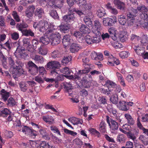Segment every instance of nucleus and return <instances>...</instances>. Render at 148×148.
Returning <instances> with one entry per match:
<instances>
[{
    "instance_id": "f257e3e1",
    "label": "nucleus",
    "mask_w": 148,
    "mask_h": 148,
    "mask_svg": "<svg viewBox=\"0 0 148 148\" xmlns=\"http://www.w3.org/2000/svg\"><path fill=\"white\" fill-rule=\"evenodd\" d=\"M91 68L90 67H85L82 70H79L76 75L75 78L77 79H81V81H90L92 78L90 74H88Z\"/></svg>"
},
{
    "instance_id": "f03ea898",
    "label": "nucleus",
    "mask_w": 148,
    "mask_h": 148,
    "mask_svg": "<svg viewBox=\"0 0 148 148\" xmlns=\"http://www.w3.org/2000/svg\"><path fill=\"white\" fill-rule=\"evenodd\" d=\"M110 36L115 42L112 43V46L116 49H119L120 46V35L116 33V31L113 27L108 29Z\"/></svg>"
},
{
    "instance_id": "7ed1b4c3",
    "label": "nucleus",
    "mask_w": 148,
    "mask_h": 148,
    "mask_svg": "<svg viewBox=\"0 0 148 148\" xmlns=\"http://www.w3.org/2000/svg\"><path fill=\"white\" fill-rule=\"evenodd\" d=\"M60 66L59 62L57 61H52L48 62L47 64V68L48 70L50 69V75H54L57 73V70Z\"/></svg>"
},
{
    "instance_id": "20e7f679",
    "label": "nucleus",
    "mask_w": 148,
    "mask_h": 148,
    "mask_svg": "<svg viewBox=\"0 0 148 148\" xmlns=\"http://www.w3.org/2000/svg\"><path fill=\"white\" fill-rule=\"evenodd\" d=\"M106 121L110 127L112 132L114 133L118 130L119 125L117 122L110 118L108 116H106Z\"/></svg>"
},
{
    "instance_id": "39448f33",
    "label": "nucleus",
    "mask_w": 148,
    "mask_h": 148,
    "mask_svg": "<svg viewBox=\"0 0 148 148\" xmlns=\"http://www.w3.org/2000/svg\"><path fill=\"white\" fill-rule=\"evenodd\" d=\"M61 36L58 32L52 34L50 36V39L51 41V44L52 45H57L60 41Z\"/></svg>"
},
{
    "instance_id": "423d86ee",
    "label": "nucleus",
    "mask_w": 148,
    "mask_h": 148,
    "mask_svg": "<svg viewBox=\"0 0 148 148\" xmlns=\"http://www.w3.org/2000/svg\"><path fill=\"white\" fill-rule=\"evenodd\" d=\"M35 9L34 6L32 5L29 6L25 11V16L29 18H32L33 16Z\"/></svg>"
},
{
    "instance_id": "0eeeda50",
    "label": "nucleus",
    "mask_w": 148,
    "mask_h": 148,
    "mask_svg": "<svg viewBox=\"0 0 148 148\" xmlns=\"http://www.w3.org/2000/svg\"><path fill=\"white\" fill-rule=\"evenodd\" d=\"M68 13V14L65 15L63 17V20L68 23L73 21L75 17V14L73 12L71 13L69 11Z\"/></svg>"
},
{
    "instance_id": "6e6552de",
    "label": "nucleus",
    "mask_w": 148,
    "mask_h": 148,
    "mask_svg": "<svg viewBox=\"0 0 148 148\" xmlns=\"http://www.w3.org/2000/svg\"><path fill=\"white\" fill-rule=\"evenodd\" d=\"M39 131L42 138L46 140H49L50 137L49 133L46 132V128L42 127V128L39 130Z\"/></svg>"
},
{
    "instance_id": "1a4fd4ad",
    "label": "nucleus",
    "mask_w": 148,
    "mask_h": 148,
    "mask_svg": "<svg viewBox=\"0 0 148 148\" xmlns=\"http://www.w3.org/2000/svg\"><path fill=\"white\" fill-rule=\"evenodd\" d=\"M58 26L61 32L66 33L69 31L70 25L67 23H62L60 25Z\"/></svg>"
},
{
    "instance_id": "9d476101",
    "label": "nucleus",
    "mask_w": 148,
    "mask_h": 148,
    "mask_svg": "<svg viewBox=\"0 0 148 148\" xmlns=\"http://www.w3.org/2000/svg\"><path fill=\"white\" fill-rule=\"evenodd\" d=\"M32 58L35 62L40 64L43 63L44 61V58L41 56L34 55L31 56Z\"/></svg>"
},
{
    "instance_id": "9b49d317",
    "label": "nucleus",
    "mask_w": 148,
    "mask_h": 148,
    "mask_svg": "<svg viewBox=\"0 0 148 148\" xmlns=\"http://www.w3.org/2000/svg\"><path fill=\"white\" fill-rule=\"evenodd\" d=\"M43 120L47 123L49 124H51L55 122L53 118L51 116L46 115L42 117Z\"/></svg>"
},
{
    "instance_id": "f8f14e48",
    "label": "nucleus",
    "mask_w": 148,
    "mask_h": 148,
    "mask_svg": "<svg viewBox=\"0 0 148 148\" xmlns=\"http://www.w3.org/2000/svg\"><path fill=\"white\" fill-rule=\"evenodd\" d=\"M28 26L27 24L25 23L24 21H22L21 23H17L16 26V28L22 32L24 30L23 29L27 28Z\"/></svg>"
},
{
    "instance_id": "ddd939ff",
    "label": "nucleus",
    "mask_w": 148,
    "mask_h": 148,
    "mask_svg": "<svg viewBox=\"0 0 148 148\" xmlns=\"http://www.w3.org/2000/svg\"><path fill=\"white\" fill-rule=\"evenodd\" d=\"M11 113L10 111L7 108H3L0 110V116L3 117H6Z\"/></svg>"
},
{
    "instance_id": "4468645a",
    "label": "nucleus",
    "mask_w": 148,
    "mask_h": 148,
    "mask_svg": "<svg viewBox=\"0 0 148 148\" xmlns=\"http://www.w3.org/2000/svg\"><path fill=\"white\" fill-rule=\"evenodd\" d=\"M106 124L104 121H101L100 123L99 126V130L100 132L102 133H107Z\"/></svg>"
},
{
    "instance_id": "2eb2a0df",
    "label": "nucleus",
    "mask_w": 148,
    "mask_h": 148,
    "mask_svg": "<svg viewBox=\"0 0 148 148\" xmlns=\"http://www.w3.org/2000/svg\"><path fill=\"white\" fill-rule=\"evenodd\" d=\"M1 95L2 99L5 102H6L10 96V93L5 89H2L1 91Z\"/></svg>"
},
{
    "instance_id": "dca6fc26",
    "label": "nucleus",
    "mask_w": 148,
    "mask_h": 148,
    "mask_svg": "<svg viewBox=\"0 0 148 148\" xmlns=\"http://www.w3.org/2000/svg\"><path fill=\"white\" fill-rule=\"evenodd\" d=\"M63 86L65 89L69 94V96H71V94L72 93L71 89L72 86L70 83L64 82V83Z\"/></svg>"
},
{
    "instance_id": "f3484780",
    "label": "nucleus",
    "mask_w": 148,
    "mask_h": 148,
    "mask_svg": "<svg viewBox=\"0 0 148 148\" xmlns=\"http://www.w3.org/2000/svg\"><path fill=\"white\" fill-rule=\"evenodd\" d=\"M10 42L8 40L4 44L0 43V47L4 49H8L10 50L12 48V44L10 43Z\"/></svg>"
},
{
    "instance_id": "a211bd4d",
    "label": "nucleus",
    "mask_w": 148,
    "mask_h": 148,
    "mask_svg": "<svg viewBox=\"0 0 148 148\" xmlns=\"http://www.w3.org/2000/svg\"><path fill=\"white\" fill-rule=\"evenodd\" d=\"M30 39L29 38H24L23 40V42L24 46L26 48V49L29 51L30 48L32 47L30 44Z\"/></svg>"
},
{
    "instance_id": "6ab92c4d",
    "label": "nucleus",
    "mask_w": 148,
    "mask_h": 148,
    "mask_svg": "<svg viewBox=\"0 0 148 148\" xmlns=\"http://www.w3.org/2000/svg\"><path fill=\"white\" fill-rule=\"evenodd\" d=\"M80 49L79 45L76 43H73L71 45L70 50L72 53H75L77 52Z\"/></svg>"
},
{
    "instance_id": "aec40b11",
    "label": "nucleus",
    "mask_w": 148,
    "mask_h": 148,
    "mask_svg": "<svg viewBox=\"0 0 148 148\" xmlns=\"http://www.w3.org/2000/svg\"><path fill=\"white\" fill-rule=\"evenodd\" d=\"M79 30L82 33L87 34L89 33L90 32V29L87 26L85 25H82L80 27Z\"/></svg>"
},
{
    "instance_id": "412c9836",
    "label": "nucleus",
    "mask_w": 148,
    "mask_h": 148,
    "mask_svg": "<svg viewBox=\"0 0 148 148\" xmlns=\"http://www.w3.org/2000/svg\"><path fill=\"white\" fill-rule=\"evenodd\" d=\"M121 132H122L124 134H126L128 138L134 141L135 140L136 138V137L134 135L132 132L129 131L127 132L125 131L122 129H121Z\"/></svg>"
},
{
    "instance_id": "4be33fe9",
    "label": "nucleus",
    "mask_w": 148,
    "mask_h": 148,
    "mask_svg": "<svg viewBox=\"0 0 148 148\" xmlns=\"http://www.w3.org/2000/svg\"><path fill=\"white\" fill-rule=\"evenodd\" d=\"M59 70L57 71L56 74H55V75H52L53 77H56L55 78V80H56V82L62 81L64 80V77H65L66 75H64L63 74H59Z\"/></svg>"
},
{
    "instance_id": "5701e85b",
    "label": "nucleus",
    "mask_w": 148,
    "mask_h": 148,
    "mask_svg": "<svg viewBox=\"0 0 148 148\" xmlns=\"http://www.w3.org/2000/svg\"><path fill=\"white\" fill-rule=\"evenodd\" d=\"M45 23L44 21L41 20L38 23V29L42 32L46 31V28L45 27Z\"/></svg>"
},
{
    "instance_id": "b1692460",
    "label": "nucleus",
    "mask_w": 148,
    "mask_h": 148,
    "mask_svg": "<svg viewBox=\"0 0 148 148\" xmlns=\"http://www.w3.org/2000/svg\"><path fill=\"white\" fill-rule=\"evenodd\" d=\"M71 37L69 35H66L64 36L62 39V42L65 46L67 45L70 43Z\"/></svg>"
},
{
    "instance_id": "393cba45",
    "label": "nucleus",
    "mask_w": 148,
    "mask_h": 148,
    "mask_svg": "<svg viewBox=\"0 0 148 148\" xmlns=\"http://www.w3.org/2000/svg\"><path fill=\"white\" fill-rule=\"evenodd\" d=\"M114 22H116V21H114L113 19L108 18H103V23L108 26H111L112 23H114Z\"/></svg>"
},
{
    "instance_id": "a878e982",
    "label": "nucleus",
    "mask_w": 148,
    "mask_h": 148,
    "mask_svg": "<svg viewBox=\"0 0 148 148\" xmlns=\"http://www.w3.org/2000/svg\"><path fill=\"white\" fill-rule=\"evenodd\" d=\"M44 11L42 8H37L35 12V15L36 16L38 17V18H41L44 13Z\"/></svg>"
},
{
    "instance_id": "bb28decb",
    "label": "nucleus",
    "mask_w": 148,
    "mask_h": 148,
    "mask_svg": "<svg viewBox=\"0 0 148 148\" xmlns=\"http://www.w3.org/2000/svg\"><path fill=\"white\" fill-rule=\"evenodd\" d=\"M7 105L10 107H15L16 105V102L14 99L12 97L9 98L7 100Z\"/></svg>"
},
{
    "instance_id": "cd10ccee",
    "label": "nucleus",
    "mask_w": 148,
    "mask_h": 148,
    "mask_svg": "<svg viewBox=\"0 0 148 148\" xmlns=\"http://www.w3.org/2000/svg\"><path fill=\"white\" fill-rule=\"evenodd\" d=\"M21 129L18 130L19 131H21L25 134H28L30 133V131H31V127H29L26 125L21 126Z\"/></svg>"
},
{
    "instance_id": "c85d7f7f",
    "label": "nucleus",
    "mask_w": 148,
    "mask_h": 148,
    "mask_svg": "<svg viewBox=\"0 0 148 148\" xmlns=\"http://www.w3.org/2000/svg\"><path fill=\"white\" fill-rule=\"evenodd\" d=\"M50 39L47 36L41 37L40 39V42L45 45H47L49 43Z\"/></svg>"
},
{
    "instance_id": "c756f323",
    "label": "nucleus",
    "mask_w": 148,
    "mask_h": 148,
    "mask_svg": "<svg viewBox=\"0 0 148 148\" xmlns=\"http://www.w3.org/2000/svg\"><path fill=\"white\" fill-rule=\"evenodd\" d=\"M36 143L33 141H31L30 143H22L21 145L24 146V148H32L34 147V145H35Z\"/></svg>"
},
{
    "instance_id": "7c9ffc66",
    "label": "nucleus",
    "mask_w": 148,
    "mask_h": 148,
    "mask_svg": "<svg viewBox=\"0 0 148 148\" xmlns=\"http://www.w3.org/2000/svg\"><path fill=\"white\" fill-rule=\"evenodd\" d=\"M94 25L95 29V32L96 34L97 33L99 34L100 32V30L101 29L100 22L98 21H94Z\"/></svg>"
},
{
    "instance_id": "2f4dec72",
    "label": "nucleus",
    "mask_w": 148,
    "mask_h": 148,
    "mask_svg": "<svg viewBox=\"0 0 148 148\" xmlns=\"http://www.w3.org/2000/svg\"><path fill=\"white\" fill-rule=\"evenodd\" d=\"M63 53L58 50H55L51 53V56L53 58H59L62 56Z\"/></svg>"
},
{
    "instance_id": "473e14b6",
    "label": "nucleus",
    "mask_w": 148,
    "mask_h": 148,
    "mask_svg": "<svg viewBox=\"0 0 148 148\" xmlns=\"http://www.w3.org/2000/svg\"><path fill=\"white\" fill-rule=\"evenodd\" d=\"M137 9L139 12L143 13H147L148 11V8L145 5H141L138 6L137 7Z\"/></svg>"
},
{
    "instance_id": "72a5a7b5",
    "label": "nucleus",
    "mask_w": 148,
    "mask_h": 148,
    "mask_svg": "<svg viewBox=\"0 0 148 148\" xmlns=\"http://www.w3.org/2000/svg\"><path fill=\"white\" fill-rule=\"evenodd\" d=\"M140 42L142 45L145 46L148 44V38L146 35L144 34L142 35Z\"/></svg>"
},
{
    "instance_id": "f704fd0d",
    "label": "nucleus",
    "mask_w": 148,
    "mask_h": 148,
    "mask_svg": "<svg viewBox=\"0 0 148 148\" xmlns=\"http://www.w3.org/2000/svg\"><path fill=\"white\" fill-rule=\"evenodd\" d=\"M97 14L99 17L102 18L106 15V13L104 10L102 8L97 10Z\"/></svg>"
},
{
    "instance_id": "c9c22d12",
    "label": "nucleus",
    "mask_w": 148,
    "mask_h": 148,
    "mask_svg": "<svg viewBox=\"0 0 148 148\" xmlns=\"http://www.w3.org/2000/svg\"><path fill=\"white\" fill-rule=\"evenodd\" d=\"M139 138L145 145H147L148 144V136L141 135Z\"/></svg>"
},
{
    "instance_id": "e433bc0d",
    "label": "nucleus",
    "mask_w": 148,
    "mask_h": 148,
    "mask_svg": "<svg viewBox=\"0 0 148 148\" xmlns=\"http://www.w3.org/2000/svg\"><path fill=\"white\" fill-rule=\"evenodd\" d=\"M84 21L89 27H90L92 26V22L90 18L87 16H85L84 18Z\"/></svg>"
},
{
    "instance_id": "4c0bfd02",
    "label": "nucleus",
    "mask_w": 148,
    "mask_h": 148,
    "mask_svg": "<svg viewBox=\"0 0 148 148\" xmlns=\"http://www.w3.org/2000/svg\"><path fill=\"white\" fill-rule=\"evenodd\" d=\"M71 120V121L72 122L74 125H77L79 124H82L83 122L80 119L75 117L69 119V121Z\"/></svg>"
},
{
    "instance_id": "58836bf2",
    "label": "nucleus",
    "mask_w": 148,
    "mask_h": 148,
    "mask_svg": "<svg viewBox=\"0 0 148 148\" xmlns=\"http://www.w3.org/2000/svg\"><path fill=\"white\" fill-rule=\"evenodd\" d=\"M126 119H127L128 123L130 125H133L134 121L131 116L129 114H126L125 115Z\"/></svg>"
},
{
    "instance_id": "ea45409f",
    "label": "nucleus",
    "mask_w": 148,
    "mask_h": 148,
    "mask_svg": "<svg viewBox=\"0 0 148 148\" xmlns=\"http://www.w3.org/2000/svg\"><path fill=\"white\" fill-rule=\"evenodd\" d=\"M8 60L10 65L14 68H15V66H18V65H19V62L18 63V61H17L16 64L18 65V66L16 65L14 60L12 57H8Z\"/></svg>"
},
{
    "instance_id": "a19ab883",
    "label": "nucleus",
    "mask_w": 148,
    "mask_h": 148,
    "mask_svg": "<svg viewBox=\"0 0 148 148\" xmlns=\"http://www.w3.org/2000/svg\"><path fill=\"white\" fill-rule=\"evenodd\" d=\"M19 87L21 90L23 92H25L28 88V85L23 82H20L19 83Z\"/></svg>"
},
{
    "instance_id": "79ce46f5",
    "label": "nucleus",
    "mask_w": 148,
    "mask_h": 148,
    "mask_svg": "<svg viewBox=\"0 0 148 148\" xmlns=\"http://www.w3.org/2000/svg\"><path fill=\"white\" fill-rule=\"evenodd\" d=\"M23 34L26 36H34V33L32 31L31 29H24L22 32Z\"/></svg>"
},
{
    "instance_id": "37998d69",
    "label": "nucleus",
    "mask_w": 148,
    "mask_h": 148,
    "mask_svg": "<svg viewBox=\"0 0 148 148\" xmlns=\"http://www.w3.org/2000/svg\"><path fill=\"white\" fill-rule=\"evenodd\" d=\"M69 12L71 13L75 12L78 14L80 16H82L84 14V13L82 12L81 11L75 8H70L69 9Z\"/></svg>"
},
{
    "instance_id": "c03bdc74",
    "label": "nucleus",
    "mask_w": 148,
    "mask_h": 148,
    "mask_svg": "<svg viewBox=\"0 0 148 148\" xmlns=\"http://www.w3.org/2000/svg\"><path fill=\"white\" fill-rule=\"evenodd\" d=\"M71 56L64 57L62 60V63L64 65H66L71 60Z\"/></svg>"
},
{
    "instance_id": "a18cd8bd",
    "label": "nucleus",
    "mask_w": 148,
    "mask_h": 148,
    "mask_svg": "<svg viewBox=\"0 0 148 148\" xmlns=\"http://www.w3.org/2000/svg\"><path fill=\"white\" fill-rule=\"evenodd\" d=\"M12 15L14 18L15 20L17 22H19L21 19L20 18L18 15L17 13L15 11H13L12 13Z\"/></svg>"
},
{
    "instance_id": "49530a36",
    "label": "nucleus",
    "mask_w": 148,
    "mask_h": 148,
    "mask_svg": "<svg viewBox=\"0 0 148 148\" xmlns=\"http://www.w3.org/2000/svg\"><path fill=\"white\" fill-rule=\"evenodd\" d=\"M25 49L24 47H22L20 45L16 48V50L15 52V54L16 55V53H18L19 55H21L22 53H23V51H24Z\"/></svg>"
},
{
    "instance_id": "de8ad7c7",
    "label": "nucleus",
    "mask_w": 148,
    "mask_h": 148,
    "mask_svg": "<svg viewBox=\"0 0 148 148\" xmlns=\"http://www.w3.org/2000/svg\"><path fill=\"white\" fill-rule=\"evenodd\" d=\"M89 131L91 133L95 135L98 137H99L100 136V133L95 129L91 128L89 129Z\"/></svg>"
},
{
    "instance_id": "09e8293b",
    "label": "nucleus",
    "mask_w": 148,
    "mask_h": 148,
    "mask_svg": "<svg viewBox=\"0 0 148 148\" xmlns=\"http://www.w3.org/2000/svg\"><path fill=\"white\" fill-rule=\"evenodd\" d=\"M85 40L87 43L90 45L93 43V37L89 35H87L85 37Z\"/></svg>"
},
{
    "instance_id": "8fccbe9b",
    "label": "nucleus",
    "mask_w": 148,
    "mask_h": 148,
    "mask_svg": "<svg viewBox=\"0 0 148 148\" xmlns=\"http://www.w3.org/2000/svg\"><path fill=\"white\" fill-rule=\"evenodd\" d=\"M49 14L54 19H58L59 18L57 12L56 10H51L49 12Z\"/></svg>"
},
{
    "instance_id": "3c124183",
    "label": "nucleus",
    "mask_w": 148,
    "mask_h": 148,
    "mask_svg": "<svg viewBox=\"0 0 148 148\" xmlns=\"http://www.w3.org/2000/svg\"><path fill=\"white\" fill-rule=\"evenodd\" d=\"M60 71L61 73L66 75H69L71 73V71L67 67H65L64 68L60 70Z\"/></svg>"
},
{
    "instance_id": "603ef678",
    "label": "nucleus",
    "mask_w": 148,
    "mask_h": 148,
    "mask_svg": "<svg viewBox=\"0 0 148 148\" xmlns=\"http://www.w3.org/2000/svg\"><path fill=\"white\" fill-rule=\"evenodd\" d=\"M50 130L53 132L58 134L60 135H61L60 132L58 129L54 125H52L50 127Z\"/></svg>"
},
{
    "instance_id": "864d4df0",
    "label": "nucleus",
    "mask_w": 148,
    "mask_h": 148,
    "mask_svg": "<svg viewBox=\"0 0 148 148\" xmlns=\"http://www.w3.org/2000/svg\"><path fill=\"white\" fill-rule=\"evenodd\" d=\"M38 53L41 55H45L47 54V50L45 48L40 47L38 49Z\"/></svg>"
},
{
    "instance_id": "5fc2aeb1",
    "label": "nucleus",
    "mask_w": 148,
    "mask_h": 148,
    "mask_svg": "<svg viewBox=\"0 0 148 148\" xmlns=\"http://www.w3.org/2000/svg\"><path fill=\"white\" fill-rule=\"evenodd\" d=\"M98 100L101 104L104 105L107 104V100L106 98V97L105 96H102L98 98Z\"/></svg>"
},
{
    "instance_id": "6e6d98bb",
    "label": "nucleus",
    "mask_w": 148,
    "mask_h": 148,
    "mask_svg": "<svg viewBox=\"0 0 148 148\" xmlns=\"http://www.w3.org/2000/svg\"><path fill=\"white\" fill-rule=\"evenodd\" d=\"M90 81L87 80L81 81L82 85L85 88H88L90 87Z\"/></svg>"
},
{
    "instance_id": "4d7b16f0",
    "label": "nucleus",
    "mask_w": 148,
    "mask_h": 148,
    "mask_svg": "<svg viewBox=\"0 0 148 148\" xmlns=\"http://www.w3.org/2000/svg\"><path fill=\"white\" fill-rule=\"evenodd\" d=\"M106 84L109 87L114 88L116 86V84L114 83L110 80L107 81L106 82Z\"/></svg>"
},
{
    "instance_id": "13d9d810",
    "label": "nucleus",
    "mask_w": 148,
    "mask_h": 148,
    "mask_svg": "<svg viewBox=\"0 0 148 148\" xmlns=\"http://www.w3.org/2000/svg\"><path fill=\"white\" fill-rule=\"evenodd\" d=\"M140 18L142 20L148 21V15L145 13H143L140 14Z\"/></svg>"
},
{
    "instance_id": "bf43d9fd",
    "label": "nucleus",
    "mask_w": 148,
    "mask_h": 148,
    "mask_svg": "<svg viewBox=\"0 0 148 148\" xmlns=\"http://www.w3.org/2000/svg\"><path fill=\"white\" fill-rule=\"evenodd\" d=\"M27 65L29 67V69L34 68L37 69V66L31 61H29L28 62Z\"/></svg>"
},
{
    "instance_id": "052dcab7",
    "label": "nucleus",
    "mask_w": 148,
    "mask_h": 148,
    "mask_svg": "<svg viewBox=\"0 0 148 148\" xmlns=\"http://www.w3.org/2000/svg\"><path fill=\"white\" fill-rule=\"evenodd\" d=\"M121 103L124 104L123 105H121V110L124 111H127L129 109V108H127V107L126 105H127L125 101H123L122 102L121 101Z\"/></svg>"
},
{
    "instance_id": "680f3d73",
    "label": "nucleus",
    "mask_w": 148,
    "mask_h": 148,
    "mask_svg": "<svg viewBox=\"0 0 148 148\" xmlns=\"http://www.w3.org/2000/svg\"><path fill=\"white\" fill-rule=\"evenodd\" d=\"M110 101L114 104H116L117 103L118 99L117 96H112L110 98Z\"/></svg>"
},
{
    "instance_id": "e2e57ef3",
    "label": "nucleus",
    "mask_w": 148,
    "mask_h": 148,
    "mask_svg": "<svg viewBox=\"0 0 148 148\" xmlns=\"http://www.w3.org/2000/svg\"><path fill=\"white\" fill-rule=\"evenodd\" d=\"M45 141L42 142L40 145V148H49V146H50Z\"/></svg>"
},
{
    "instance_id": "0e129e2a",
    "label": "nucleus",
    "mask_w": 148,
    "mask_h": 148,
    "mask_svg": "<svg viewBox=\"0 0 148 148\" xmlns=\"http://www.w3.org/2000/svg\"><path fill=\"white\" fill-rule=\"evenodd\" d=\"M101 40V37L99 36H96L95 37H93V43H98Z\"/></svg>"
},
{
    "instance_id": "69168bd1",
    "label": "nucleus",
    "mask_w": 148,
    "mask_h": 148,
    "mask_svg": "<svg viewBox=\"0 0 148 148\" xmlns=\"http://www.w3.org/2000/svg\"><path fill=\"white\" fill-rule=\"evenodd\" d=\"M29 71L32 74L35 75L38 73V68L37 66V69L35 68H34L33 69H29Z\"/></svg>"
},
{
    "instance_id": "338daca9",
    "label": "nucleus",
    "mask_w": 148,
    "mask_h": 148,
    "mask_svg": "<svg viewBox=\"0 0 148 148\" xmlns=\"http://www.w3.org/2000/svg\"><path fill=\"white\" fill-rule=\"evenodd\" d=\"M11 38L12 39L14 40H17L19 37V35L18 33L16 32H14L11 34Z\"/></svg>"
},
{
    "instance_id": "774afa93",
    "label": "nucleus",
    "mask_w": 148,
    "mask_h": 148,
    "mask_svg": "<svg viewBox=\"0 0 148 148\" xmlns=\"http://www.w3.org/2000/svg\"><path fill=\"white\" fill-rule=\"evenodd\" d=\"M38 70L40 75H43L46 73V71L43 66L39 67Z\"/></svg>"
}]
</instances>
